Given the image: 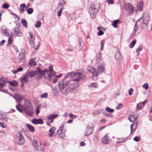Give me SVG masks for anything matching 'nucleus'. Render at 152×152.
Here are the masks:
<instances>
[{
  "instance_id": "f257e3e1",
  "label": "nucleus",
  "mask_w": 152,
  "mask_h": 152,
  "mask_svg": "<svg viewBox=\"0 0 152 152\" xmlns=\"http://www.w3.org/2000/svg\"><path fill=\"white\" fill-rule=\"evenodd\" d=\"M60 91L63 95L76 90L78 86L77 82H74L73 81L65 80L63 79L60 81L58 84Z\"/></svg>"
},
{
  "instance_id": "f03ea898",
  "label": "nucleus",
  "mask_w": 152,
  "mask_h": 152,
  "mask_svg": "<svg viewBox=\"0 0 152 152\" xmlns=\"http://www.w3.org/2000/svg\"><path fill=\"white\" fill-rule=\"evenodd\" d=\"M38 70V77H39L42 75H43L45 77L47 78L49 81L52 82L54 83H56L57 79L56 77V73L54 76H53L52 73H50L48 70L45 69L42 71H41L39 68H37Z\"/></svg>"
},
{
  "instance_id": "7ed1b4c3",
  "label": "nucleus",
  "mask_w": 152,
  "mask_h": 152,
  "mask_svg": "<svg viewBox=\"0 0 152 152\" xmlns=\"http://www.w3.org/2000/svg\"><path fill=\"white\" fill-rule=\"evenodd\" d=\"M149 20V15L147 13H145L143 15V17L138 19L137 22L135 23L134 27V28L132 34L130 38H133L135 36L136 33L138 29V26L137 25V23L141 21L142 22H144L145 23H148Z\"/></svg>"
},
{
  "instance_id": "20e7f679",
  "label": "nucleus",
  "mask_w": 152,
  "mask_h": 152,
  "mask_svg": "<svg viewBox=\"0 0 152 152\" xmlns=\"http://www.w3.org/2000/svg\"><path fill=\"white\" fill-rule=\"evenodd\" d=\"M23 108L26 115L31 116H32L33 113V108L32 104L29 100H25Z\"/></svg>"
},
{
  "instance_id": "39448f33",
  "label": "nucleus",
  "mask_w": 152,
  "mask_h": 152,
  "mask_svg": "<svg viewBox=\"0 0 152 152\" xmlns=\"http://www.w3.org/2000/svg\"><path fill=\"white\" fill-rule=\"evenodd\" d=\"M34 76L38 77V70L28 72L26 75L20 78V80L22 84L26 83L28 81V77Z\"/></svg>"
},
{
  "instance_id": "423d86ee",
  "label": "nucleus",
  "mask_w": 152,
  "mask_h": 152,
  "mask_svg": "<svg viewBox=\"0 0 152 152\" xmlns=\"http://www.w3.org/2000/svg\"><path fill=\"white\" fill-rule=\"evenodd\" d=\"M100 6V5L98 3H93L92 4L89 9V12L91 18H94L95 17Z\"/></svg>"
},
{
  "instance_id": "0eeeda50",
  "label": "nucleus",
  "mask_w": 152,
  "mask_h": 152,
  "mask_svg": "<svg viewBox=\"0 0 152 152\" xmlns=\"http://www.w3.org/2000/svg\"><path fill=\"white\" fill-rule=\"evenodd\" d=\"M123 8L130 15L132 14L134 12V7L130 3H128L123 5Z\"/></svg>"
},
{
  "instance_id": "6e6552de",
  "label": "nucleus",
  "mask_w": 152,
  "mask_h": 152,
  "mask_svg": "<svg viewBox=\"0 0 152 152\" xmlns=\"http://www.w3.org/2000/svg\"><path fill=\"white\" fill-rule=\"evenodd\" d=\"M33 145L34 148L39 152H44V147L41 145L40 142H34L33 143Z\"/></svg>"
},
{
  "instance_id": "1a4fd4ad",
  "label": "nucleus",
  "mask_w": 152,
  "mask_h": 152,
  "mask_svg": "<svg viewBox=\"0 0 152 152\" xmlns=\"http://www.w3.org/2000/svg\"><path fill=\"white\" fill-rule=\"evenodd\" d=\"M92 124L89 123L85 131V136H87L91 134L93 132V128Z\"/></svg>"
},
{
  "instance_id": "9d476101",
  "label": "nucleus",
  "mask_w": 152,
  "mask_h": 152,
  "mask_svg": "<svg viewBox=\"0 0 152 152\" xmlns=\"http://www.w3.org/2000/svg\"><path fill=\"white\" fill-rule=\"evenodd\" d=\"M16 136L18 140V143L20 145H23L24 143V139L23 137L22 134L21 132H19L16 134Z\"/></svg>"
},
{
  "instance_id": "9b49d317",
  "label": "nucleus",
  "mask_w": 152,
  "mask_h": 152,
  "mask_svg": "<svg viewBox=\"0 0 152 152\" xmlns=\"http://www.w3.org/2000/svg\"><path fill=\"white\" fill-rule=\"evenodd\" d=\"M105 64L104 62L101 63L97 67L98 73L103 72L105 69Z\"/></svg>"
},
{
  "instance_id": "f8f14e48",
  "label": "nucleus",
  "mask_w": 152,
  "mask_h": 152,
  "mask_svg": "<svg viewBox=\"0 0 152 152\" xmlns=\"http://www.w3.org/2000/svg\"><path fill=\"white\" fill-rule=\"evenodd\" d=\"M13 97L18 103L21 102L23 99V97L22 96L18 94H15L13 96Z\"/></svg>"
},
{
  "instance_id": "ddd939ff",
  "label": "nucleus",
  "mask_w": 152,
  "mask_h": 152,
  "mask_svg": "<svg viewBox=\"0 0 152 152\" xmlns=\"http://www.w3.org/2000/svg\"><path fill=\"white\" fill-rule=\"evenodd\" d=\"M8 82V81L5 80L0 79V91L4 92L3 90V87L5 86V84Z\"/></svg>"
},
{
  "instance_id": "4468645a",
  "label": "nucleus",
  "mask_w": 152,
  "mask_h": 152,
  "mask_svg": "<svg viewBox=\"0 0 152 152\" xmlns=\"http://www.w3.org/2000/svg\"><path fill=\"white\" fill-rule=\"evenodd\" d=\"M147 102V100H145L143 102H141L137 104L136 108V110L138 111L141 109Z\"/></svg>"
},
{
  "instance_id": "2eb2a0df",
  "label": "nucleus",
  "mask_w": 152,
  "mask_h": 152,
  "mask_svg": "<svg viewBox=\"0 0 152 152\" xmlns=\"http://www.w3.org/2000/svg\"><path fill=\"white\" fill-rule=\"evenodd\" d=\"M32 122L35 124H41L43 123V120L41 118L38 119L34 118L32 120Z\"/></svg>"
},
{
  "instance_id": "dca6fc26",
  "label": "nucleus",
  "mask_w": 152,
  "mask_h": 152,
  "mask_svg": "<svg viewBox=\"0 0 152 152\" xmlns=\"http://www.w3.org/2000/svg\"><path fill=\"white\" fill-rule=\"evenodd\" d=\"M143 3L142 2H139L137 5V9L135 10L136 12H137V10L139 11H142L143 10Z\"/></svg>"
},
{
  "instance_id": "f3484780",
  "label": "nucleus",
  "mask_w": 152,
  "mask_h": 152,
  "mask_svg": "<svg viewBox=\"0 0 152 152\" xmlns=\"http://www.w3.org/2000/svg\"><path fill=\"white\" fill-rule=\"evenodd\" d=\"M14 31L16 35L18 37H21L22 33L20 29L18 27H15L14 29Z\"/></svg>"
},
{
  "instance_id": "a211bd4d",
  "label": "nucleus",
  "mask_w": 152,
  "mask_h": 152,
  "mask_svg": "<svg viewBox=\"0 0 152 152\" xmlns=\"http://www.w3.org/2000/svg\"><path fill=\"white\" fill-rule=\"evenodd\" d=\"M137 125V122H134L132 124L131 126V134L132 133V132H134L135 129H136Z\"/></svg>"
},
{
  "instance_id": "6ab92c4d",
  "label": "nucleus",
  "mask_w": 152,
  "mask_h": 152,
  "mask_svg": "<svg viewBox=\"0 0 152 152\" xmlns=\"http://www.w3.org/2000/svg\"><path fill=\"white\" fill-rule=\"evenodd\" d=\"M107 135L108 134H106L102 139V143L106 144L110 142L107 138Z\"/></svg>"
},
{
  "instance_id": "aec40b11",
  "label": "nucleus",
  "mask_w": 152,
  "mask_h": 152,
  "mask_svg": "<svg viewBox=\"0 0 152 152\" xmlns=\"http://www.w3.org/2000/svg\"><path fill=\"white\" fill-rule=\"evenodd\" d=\"M115 58L117 60H120L122 59L121 54L119 51L117 52L115 54Z\"/></svg>"
},
{
  "instance_id": "412c9836",
  "label": "nucleus",
  "mask_w": 152,
  "mask_h": 152,
  "mask_svg": "<svg viewBox=\"0 0 152 152\" xmlns=\"http://www.w3.org/2000/svg\"><path fill=\"white\" fill-rule=\"evenodd\" d=\"M75 72H70L68 73L66 75H65V77L64 79H65L66 80V78H68L69 77H70L71 78L74 77L75 75Z\"/></svg>"
},
{
  "instance_id": "4be33fe9",
  "label": "nucleus",
  "mask_w": 152,
  "mask_h": 152,
  "mask_svg": "<svg viewBox=\"0 0 152 152\" xmlns=\"http://www.w3.org/2000/svg\"><path fill=\"white\" fill-rule=\"evenodd\" d=\"M58 116L57 114H51L50 115L47 116V118L48 120L53 119L56 118Z\"/></svg>"
},
{
  "instance_id": "5701e85b",
  "label": "nucleus",
  "mask_w": 152,
  "mask_h": 152,
  "mask_svg": "<svg viewBox=\"0 0 152 152\" xmlns=\"http://www.w3.org/2000/svg\"><path fill=\"white\" fill-rule=\"evenodd\" d=\"M141 22V23L140 25V26L142 29H146L147 27V24L148 23H145L144 22H142L141 21H140Z\"/></svg>"
},
{
  "instance_id": "b1692460",
  "label": "nucleus",
  "mask_w": 152,
  "mask_h": 152,
  "mask_svg": "<svg viewBox=\"0 0 152 152\" xmlns=\"http://www.w3.org/2000/svg\"><path fill=\"white\" fill-rule=\"evenodd\" d=\"M26 126L28 128L29 130L31 132H34V127L31 125L27 124L26 125Z\"/></svg>"
},
{
  "instance_id": "393cba45",
  "label": "nucleus",
  "mask_w": 152,
  "mask_h": 152,
  "mask_svg": "<svg viewBox=\"0 0 152 152\" xmlns=\"http://www.w3.org/2000/svg\"><path fill=\"white\" fill-rule=\"evenodd\" d=\"M87 69L88 71L91 72V73L94 72H96V69L92 66H88Z\"/></svg>"
},
{
  "instance_id": "a878e982",
  "label": "nucleus",
  "mask_w": 152,
  "mask_h": 152,
  "mask_svg": "<svg viewBox=\"0 0 152 152\" xmlns=\"http://www.w3.org/2000/svg\"><path fill=\"white\" fill-rule=\"evenodd\" d=\"M97 72H96V71L92 73V78L94 80H97L98 79V75Z\"/></svg>"
},
{
  "instance_id": "bb28decb",
  "label": "nucleus",
  "mask_w": 152,
  "mask_h": 152,
  "mask_svg": "<svg viewBox=\"0 0 152 152\" xmlns=\"http://www.w3.org/2000/svg\"><path fill=\"white\" fill-rule=\"evenodd\" d=\"M128 119L131 122L134 121L136 119V118L134 117V116L132 115H130L128 117Z\"/></svg>"
},
{
  "instance_id": "cd10ccee",
  "label": "nucleus",
  "mask_w": 152,
  "mask_h": 152,
  "mask_svg": "<svg viewBox=\"0 0 152 152\" xmlns=\"http://www.w3.org/2000/svg\"><path fill=\"white\" fill-rule=\"evenodd\" d=\"M101 54L100 53L96 54V61L97 63H98L101 58Z\"/></svg>"
},
{
  "instance_id": "c85d7f7f",
  "label": "nucleus",
  "mask_w": 152,
  "mask_h": 152,
  "mask_svg": "<svg viewBox=\"0 0 152 152\" xmlns=\"http://www.w3.org/2000/svg\"><path fill=\"white\" fill-rule=\"evenodd\" d=\"M29 64L31 66H34L36 65V63L34 61V59L33 58H31L30 59Z\"/></svg>"
},
{
  "instance_id": "c756f323",
  "label": "nucleus",
  "mask_w": 152,
  "mask_h": 152,
  "mask_svg": "<svg viewBox=\"0 0 152 152\" xmlns=\"http://www.w3.org/2000/svg\"><path fill=\"white\" fill-rule=\"evenodd\" d=\"M25 56V54L24 52L21 53L19 54L18 58L19 60H23Z\"/></svg>"
},
{
  "instance_id": "7c9ffc66",
  "label": "nucleus",
  "mask_w": 152,
  "mask_h": 152,
  "mask_svg": "<svg viewBox=\"0 0 152 152\" xmlns=\"http://www.w3.org/2000/svg\"><path fill=\"white\" fill-rule=\"evenodd\" d=\"M49 70L48 71L50 73H52V74L53 75V76H55V72L53 71V66L52 65L50 66L49 67Z\"/></svg>"
},
{
  "instance_id": "2f4dec72",
  "label": "nucleus",
  "mask_w": 152,
  "mask_h": 152,
  "mask_svg": "<svg viewBox=\"0 0 152 152\" xmlns=\"http://www.w3.org/2000/svg\"><path fill=\"white\" fill-rule=\"evenodd\" d=\"M119 21V19H117L113 21L112 23L113 27L114 28H117V27L118 23Z\"/></svg>"
},
{
  "instance_id": "473e14b6",
  "label": "nucleus",
  "mask_w": 152,
  "mask_h": 152,
  "mask_svg": "<svg viewBox=\"0 0 152 152\" xmlns=\"http://www.w3.org/2000/svg\"><path fill=\"white\" fill-rule=\"evenodd\" d=\"M1 32L3 34L6 36H7L9 35V33L7 29H2Z\"/></svg>"
},
{
  "instance_id": "72a5a7b5",
  "label": "nucleus",
  "mask_w": 152,
  "mask_h": 152,
  "mask_svg": "<svg viewBox=\"0 0 152 152\" xmlns=\"http://www.w3.org/2000/svg\"><path fill=\"white\" fill-rule=\"evenodd\" d=\"M16 109L20 113H22L23 110L22 108V105L20 104L16 105Z\"/></svg>"
},
{
  "instance_id": "f704fd0d",
  "label": "nucleus",
  "mask_w": 152,
  "mask_h": 152,
  "mask_svg": "<svg viewBox=\"0 0 152 152\" xmlns=\"http://www.w3.org/2000/svg\"><path fill=\"white\" fill-rule=\"evenodd\" d=\"M53 92L54 95L56 96H58L59 95L58 92V90L56 88H53Z\"/></svg>"
},
{
  "instance_id": "c9c22d12",
  "label": "nucleus",
  "mask_w": 152,
  "mask_h": 152,
  "mask_svg": "<svg viewBox=\"0 0 152 152\" xmlns=\"http://www.w3.org/2000/svg\"><path fill=\"white\" fill-rule=\"evenodd\" d=\"M21 23L25 28H27V23L25 19H22L21 20Z\"/></svg>"
},
{
  "instance_id": "e433bc0d",
  "label": "nucleus",
  "mask_w": 152,
  "mask_h": 152,
  "mask_svg": "<svg viewBox=\"0 0 152 152\" xmlns=\"http://www.w3.org/2000/svg\"><path fill=\"white\" fill-rule=\"evenodd\" d=\"M105 110L106 111L110 113H113L114 111V110L113 109H111L109 107H107L105 108Z\"/></svg>"
},
{
  "instance_id": "4c0bfd02",
  "label": "nucleus",
  "mask_w": 152,
  "mask_h": 152,
  "mask_svg": "<svg viewBox=\"0 0 152 152\" xmlns=\"http://www.w3.org/2000/svg\"><path fill=\"white\" fill-rule=\"evenodd\" d=\"M41 23L39 20H37L36 22V24H35L34 26L36 28H38L41 26Z\"/></svg>"
},
{
  "instance_id": "58836bf2",
  "label": "nucleus",
  "mask_w": 152,
  "mask_h": 152,
  "mask_svg": "<svg viewBox=\"0 0 152 152\" xmlns=\"http://www.w3.org/2000/svg\"><path fill=\"white\" fill-rule=\"evenodd\" d=\"M142 49V47L141 44H140L138 48L136 50L137 53H138Z\"/></svg>"
},
{
  "instance_id": "ea45409f",
  "label": "nucleus",
  "mask_w": 152,
  "mask_h": 152,
  "mask_svg": "<svg viewBox=\"0 0 152 152\" xmlns=\"http://www.w3.org/2000/svg\"><path fill=\"white\" fill-rule=\"evenodd\" d=\"M136 43V40L133 41L129 45V47L130 48H132Z\"/></svg>"
},
{
  "instance_id": "a19ab883",
  "label": "nucleus",
  "mask_w": 152,
  "mask_h": 152,
  "mask_svg": "<svg viewBox=\"0 0 152 152\" xmlns=\"http://www.w3.org/2000/svg\"><path fill=\"white\" fill-rule=\"evenodd\" d=\"M9 83L11 85V86H14V87H16L18 86V83L17 82H14V83L11 82H9Z\"/></svg>"
},
{
  "instance_id": "79ce46f5",
  "label": "nucleus",
  "mask_w": 152,
  "mask_h": 152,
  "mask_svg": "<svg viewBox=\"0 0 152 152\" xmlns=\"http://www.w3.org/2000/svg\"><path fill=\"white\" fill-rule=\"evenodd\" d=\"M65 4L64 1H62L61 3L59 4L58 7H60L61 8H63V7Z\"/></svg>"
},
{
  "instance_id": "37998d69",
  "label": "nucleus",
  "mask_w": 152,
  "mask_h": 152,
  "mask_svg": "<svg viewBox=\"0 0 152 152\" xmlns=\"http://www.w3.org/2000/svg\"><path fill=\"white\" fill-rule=\"evenodd\" d=\"M33 10L31 8H29L27 10V12L29 14H32L33 13Z\"/></svg>"
},
{
  "instance_id": "c03bdc74",
  "label": "nucleus",
  "mask_w": 152,
  "mask_h": 152,
  "mask_svg": "<svg viewBox=\"0 0 152 152\" xmlns=\"http://www.w3.org/2000/svg\"><path fill=\"white\" fill-rule=\"evenodd\" d=\"M104 114L106 116L110 117V118H112L113 117V114H111L110 113H104Z\"/></svg>"
},
{
  "instance_id": "a18cd8bd",
  "label": "nucleus",
  "mask_w": 152,
  "mask_h": 152,
  "mask_svg": "<svg viewBox=\"0 0 152 152\" xmlns=\"http://www.w3.org/2000/svg\"><path fill=\"white\" fill-rule=\"evenodd\" d=\"M55 130V127L54 126H53L50 129L49 131L50 133H53Z\"/></svg>"
},
{
  "instance_id": "49530a36",
  "label": "nucleus",
  "mask_w": 152,
  "mask_h": 152,
  "mask_svg": "<svg viewBox=\"0 0 152 152\" xmlns=\"http://www.w3.org/2000/svg\"><path fill=\"white\" fill-rule=\"evenodd\" d=\"M48 97V93H45L40 95V97L42 98H46Z\"/></svg>"
},
{
  "instance_id": "de8ad7c7",
  "label": "nucleus",
  "mask_w": 152,
  "mask_h": 152,
  "mask_svg": "<svg viewBox=\"0 0 152 152\" xmlns=\"http://www.w3.org/2000/svg\"><path fill=\"white\" fill-rule=\"evenodd\" d=\"M34 39H31L30 38H29V42L32 45H33L34 44Z\"/></svg>"
},
{
  "instance_id": "09e8293b",
  "label": "nucleus",
  "mask_w": 152,
  "mask_h": 152,
  "mask_svg": "<svg viewBox=\"0 0 152 152\" xmlns=\"http://www.w3.org/2000/svg\"><path fill=\"white\" fill-rule=\"evenodd\" d=\"M69 117L75 119L77 117V116L75 115H73L72 113H69Z\"/></svg>"
},
{
  "instance_id": "8fccbe9b",
  "label": "nucleus",
  "mask_w": 152,
  "mask_h": 152,
  "mask_svg": "<svg viewBox=\"0 0 152 152\" xmlns=\"http://www.w3.org/2000/svg\"><path fill=\"white\" fill-rule=\"evenodd\" d=\"M62 132H61V133L59 135V136L62 139H63L65 137V135L64 133H62Z\"/></svg>"
},
{
  "instance_id": "3c124183",
  "label": "nucleus",
  "mask_w": 152,
  "mask_h": 152,
  "mask_svg": "<svg viewBox=\"0 0 152 152\" xmlns=\"http://www.w3.org/2000/svg\"><path fill=\"white\" fill-rule=\"evenodd\" d=\"M133 140L134 141L138 142L140 140V137H134Z\"/></svg>"
},
{
  "instance_id": "603ef678",
  "label": "nucleus",
  "mask_w": 152,
  "mask_h": 152,
  "mask_svg": "<svg viewBox=\"0 0 152 152\" xmlns=\"http://www.w3.org/2000/svg\"><path fill=\"white\" fill-rule=\"evenodd\" d=\"M142 87L146 90H147L148 88V86L147 83H145L144 84Z\"/></svg>"
},
{
  "instance_id": "864d4df0",
  "label": "nucleus",
  "mask_w": 152,
  "mask_h": 152,
  "mask_svg": "<svg viewBox=\"0 0 152 152\" xmlns=\"http://www.w3.org/2000/svg\"><path fill=\"white\" fill-rule=\"evenodd\" d=\"M9 7V5L6 3H4L2 6V7L3 8L6 9L8 8Z\"/></svg>"
},
{
  "instance_id": "5fc2aeb1",
  "label": "nucleus",
  "mask_w": 152,
  "mask_h": 152,
  "mask_svg": "<svg viewBox=\"0 0 152 152\" xmlns=\"http://www.w3.org/2000/svg\"><path fill=\"white\" fill-rule=\"evenodd\" d=\"M63 10V8H61L60 10L58 11L57 12V15L58 16H61V12Z\"/></svg>"
},
{
  "instance_id": "6e6d98bb",
  "label": "nucleus",
  "mask_w": 152,
  "mask_h": 152,
  "mask_svg": "<svg viewBox=\"0 0 152 152\" xmlns=\"http://www.w3.org/2000/svg\"><path fill=\"white\" fill-rule=\"evenodd\" d=\"M123 106V105L122 104L119 103L118 106L116 107L117 109H121Z\"/></svg>"
},
{
  "instance_id": "4d7b16f0",
  "label": "nucleus",
  "mask_w": 152,
  "mask_h": 152,
  "mask_svg": "<svg viewBox=\"0 0 152 152\" xmlns=\"http://www.w3.org/2000/svg\"><path fill=\"white\" fill-rule=\"evenodd\" d=\"M104 40H103L101 42V50H103V46L104 45Z\"/></svg>"
},
{
  "instance_id": "13d9d810",
  "label": "nucleus",
  "mask_w": 152,
  "mask_h": 152,
  "mask_svg": "<svg viewBox=\"0 0 152 152\" xmlns=\"http://www.w3.org/2000/svg\"><path fill=\"white\" fill-rule=\"evenodd\" d=\"M29 34L30 35V37L29 38H30L31 39H34V37L33 36V34L32 32H29Z\"/></svg>"
},
{
  "instance_id": "bf43d9fd",
  "label": "nucleus",
  "mask_w": 152,
  "mask_h": 152,
  "mask_svg": "<svg viewBox=\"0 0 152 152\" xmlns=\"http://www.w3.org/2000/svg\"><path fill=\"white\" fill-rule=\"evenodd\" d=\"M13 39L12 38L10 37L8 39V44L9 45H11L12 44V42Z\"/></svg>"
},
{
  "instance_id": "052dcab7",
  "label": "nucleus",
  "mask_w": 152,
  "mask_h": 152,
  "mask_svg": "<svg viewBox=\"0 0 152 152\" xmlns=\"http://www.w3.org/2000/svg\"><path fill=\"white\" fill-rule=\"evenodd\" d=\"M133 91V89L132 88H130L129 90V94L130 95H131L132 94Z\"/></svg>"
},
{
  "instance_id": "680f3d73",
  "label": "nucleus",
  "mask_w": 152,
  "mask_h": 152,
  "mask_svg": "<svg viewBox=\"0 0 152 152\" xmlns=\"http://www.w3.org/2000/svg\"><path fill=\"white\" fill-rule=\"evenodd\" d=\"M104 34V32L100 30L98 32V35L99 36L102 35Z\"/></svg>"
},
{
  "instance_id": "e2e57ef3",
  "label": "nucleus",
  "mask_w": 152,
  "mask_h": 152,
  "mask_svg": "<svg viewBox=\"0 0 152 152\" xmlns=\"http://www.w3.org/2000/svg\"><path fill=\"white\" fill-rule=\"evenodd\" d=\"M9 88L12 91H15L16 90L15 88L12 86H10L9 87Z\"/></svg>"
},
{
  "instance_id": "0e129e2a",
  "label": "nucleus",
  "mask_w": 152,
  "mask_h": 152,
  "mask_svg": "<svg viewBox=\"0 0 152 152\" xmlns=\"http://www.w3.org/2000/svg\"><path fill=\"white\" fill-rule=\"evenodd\" d=\"M81 79V78L80 77L76 79H74L73 81L74 82V81H76V82H79L80 80Z\"/></svg>"
},
{
  "instance_id": "69168bd1",
  "label": "nucleus",
  "mask_w": 152,
  "mask_h": 152,
  "mask_svg": "<svg viewBox=\"0 0 152 152\" xmlns=\"http://www.w3.org/2000/svg\"><path fill=\"white\" fill-rule=\"evenodd\" d=\"M19 11L21 13H23L24 11V10L23 8H21L20 7L19 9Z\"/></svg>"
},
{
  "instance_id": "338daca9",
  "label": "nucleus",
  "mask_w": 152,
  "mask_h": 152,
  "mask_svg": "<svg viewBox=\"0 0 152 152\" xmlns=\"http://www.w3.org/2000/svg\"><path fill=\"white\" fill-rule=\"evenodd\" d=\"M75 74L76 75H76L77 77H78L79 76H80L82 75V74L80 72H77L75 73Z\"/></svg>"
},
{
  "instance_id": "774afa93",
  "label": "nucleus",
  "mask_w": 152,
  "mask_h": 152,
  "mask_svg": "<svg viewBox=\"0 0 152 152\" xmlns=\"http://www.w3.org/2000/svg\"><path fill=\"white\" fill-rule=\"evenodd\" d=\"M23 69V68L22 67H20L18 68L17 70L18 72H20L22 71Z\"/></svg>"
}]
</instances>
